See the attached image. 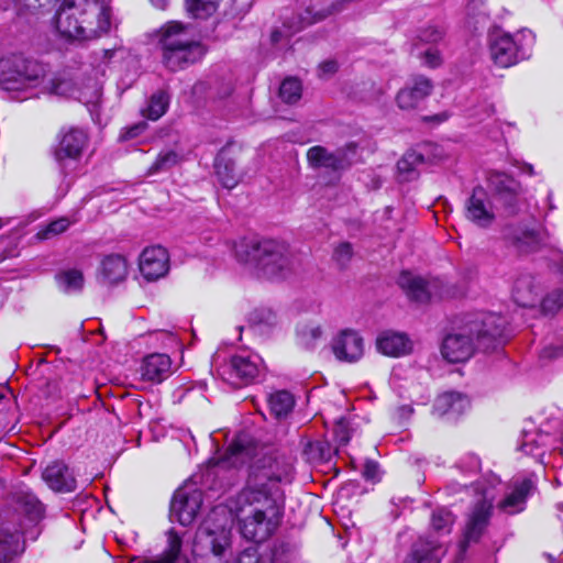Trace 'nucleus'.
<instances>
[{
  "instance_id": "1",
  "label": "nucleus",
  "mask_w": 563,
  "mask_h": 563,
  "mask_svg": "<svg viewBox=\"0 0 563 563\" xmlns=\"http://www.w3.org/2000/svg\"><path fill=\"white\" fill-rule=\"evenodd\" d=\"M220 470L239 468L249 464L245 486L227 501L240 531L246 540L261 543L280 525L285 509L283 484L292 481V463L276 450L256 443L247 434H240L218 461Z\"/></svg>"
},
{
  "instance_id": "2",
  "label": "nucleus",
  "mask_w": 563,
  "mask_h": 563,
  "mask_svg": "<svg viewBox=\"0 0 563 563\" xmlns=\"http://www.w3.org/2000/svg\"><path fill=\"white\" fill-rule=\"evenodd\" d=\"M504 333V319L495 313L482 312L446 334L441 354L450 363L467 361L475 349L488 352L499 343Z\"/></svg>"
},
{
  "instance_id": "3",
  "label": "nucleus",
  "mask_w": 563,
  "mask_h": 563,
  "mask_svg": "<svg viewBox=\"0 0 563 563\" xmlns=\"http://www.w3.org/2000/svg\"><path fill=\"white\" fill-rule=\"evenodd\" d=\"M55 23L65 37L78 41L97 38L110 30V8L102 0H64Z\"/></svg>"
},
{
  "instance_id": "4",
  "label": "nucleus",
  "mask_w": 563,
  "mask_h": 563,
  "mask_svg": "<svg viewBox=\"0 0 563 563\" xmlns=\"http://www.w3.org/2000/svg\"><path fill=\"white\" fill-rule=\"evenodd\" d=\"M231 526L225 509L214 507L196 532L192 553L196 563H228Z\"/></svg>"
},
{
  "instance_id": "5",
  "label": "nucleus",
  "mask_w": 563,
  "mask_h": 563,
  "mask_svg": "<svg viewBox=\"0 0 563 563\" xmlns=\"http://www.w3.org/2000/svg\"><path fill=\"white\" fill-rule=\"evenodd\" d=\"M238 261L253 264L268 277L278 276L289 265L288 247L275 240L243 238L234 243Z\"/></svg>"
},
{
  "instance_id": "6",
  "label": "nucleus",
  "mask_w": 563,
  "mask_h": 563,
  "mask_svg": "<svg viewBox=\"0 0 563 563\" xmlns=\"http://www.w3.org/2000/svg\"><path fill=\"white\" fill-rule=\"evenodd\" d=\"M162 60L172 71L184 69L199 62L206 51L202 44L189 37L184 26L170 22L161 30Z\"/></svg>"
},
{
  "instance_id": "7",
  "label": "nucleus",
  "mask_w": 563,
  "mask_h": 563,
  "mask_svg": "<svg viewBox=\"0 0 563 563\" xmlns=\"http://www.w3.org/2000/svg\"><path fill=\"white\" fill-rule=\"evenodd\" d=\"M45 66L19 55L0 59V87L5 91L29 92L44 81Z\"/></svg>"
},
{
  "instance_id": "8",
  "label": "nucleus",
  "mask_w": 563,
  "mask_h": 563,
  "mask_svg": "<svg viewBox=\"0 0 563 563\" xmlns=\"http://www.w3.org/2000/svg\"><path fill=\"white\" fill-rule=\"evenodd\" d=\"M533 43V34L529 30L516 35L496 31L489 36L490 57L496 65L510 67L530 56Z\"/></svg>"
},
{
  "instance_id": "9",
  "label": "nucleus",
  "mask_w": 563,
  "mask_h": 563,
  "mask_svg": "<svg viewBox=\"0 0 563 563\" xmlns=\"http://www.w3.org/2000/svg\"><path fill=\"white\" fill-rule=\"evenodd\" d=\"M356 161L357 144L355 142H349L335 151H329L321 145H314L307 151V162L312 169L340 173L349 169Z\"/></svg>"
},
{
  "instance_id": "10",
  "label": "nucleus",
  "mask_w": 563,
  "mask_h": 563,
  "mask_svg": "<svg viewBox=\"0 0 563 563\" xmlns=\"http://www.w3.org/2000/svg\"><path fill=\"white\" fill-rule=\"evenodd\" d=\"M488 187L505 212L514 216L519 211L523 189L518 180L503 172L493 170L487 176Z\"/></svg>"
},
{
  "instance_id": "11",
  "label": "nucleus",
  "mask_w": 563,
  "mask_h": 563,
  "mask_svg": "<svg viewBox=\"0 0 563 563\" xmlns=\"http://www.w3.org/2000/svg\"><path fill=\"white\" fill-rule=\"evenodd\" d=\"M202 505V492L192 484L178 488L170 501L169 518L181 526H189Z\"/></svg>"
},
{
  "instance_id": "12",
  "label": "nucleus",
  "mask_w": 563,
  "mask_h": 563,
  "mask_svg": "<svg viewBox=\"0 0 563 563\" xmlns=\"http://www.w3.org/2000/svg\"><path fill=\"white\" fill-rule=\"evenodd\" d=\"M332 352L340 362L356 363L365 352V343L362 335L351 329L339 332L331 343Z\"/></svg>"
},
{
  "instance_id": "13",
  "label": "nucleus",
  "mask_w": 563,
  "mask_h": 563,
  "mask_svg": "<svg viewBox=\"0 0 563 563\" xmlns=\"http://www.w3.org/2000/svg\"><path fill=\"white\" fill-rule=\"evenodd\" d=\"M260 361L257 355H233L222 368V374L228 375L224 379L233 385L253 382L260 373Z\"/></svg>"
},
{
  "instance_id": "14",
  "label": "nucleus",
  "mask_w": 563,
  "mask_h": 563,
  "mask_svg": "<svg viewBox=\"0 0 563 563\" xmlns=\"http://www.w3.org/2000/svg\"><path fill=\"white\" fill-rule=\"evenodd\" d=\"M24 528L14 519L0 518V563H9L23 551Z\"/></svg>"
},
{
  "instance_id": "15",
  "label": "nucleus",
  "mask_w": 563,
  "mask_h": 563,
  "mask_svg": "<svg viewBox=\"0 0 563 563\" xmlns=\"http://www.w3.org/2000/svg\"><path fill=\"white\" fill-rule=\"evenodd\" d=\"M88 145V134L80 128H68L60 131L58 144L55 150V159L63 163L64 159H78Z\"/></svg>"
},
{
  "instance_id": "16",
  "label": "nucleus",
  "mask_w": 563,
  "mask_h": 563,
  "mask_svg": "<svg viewBox=\"0 0 563 563\" xmlns=\"http://www.w3.org/2000/svg\"><path fill=\"white\" fill-rule=\"evenodd\" d=\"M465 217L482 228H486L493 223L495 213L488 195L482 186L475 187L472 195L466 200Z\"/></svg>"
},
{
  "instance_id": "17",
  "label": "nucleus",
  "mask_w": 563,
  "mask_h": 563,
  "mask_svg": "<svg viewBox=\"0 0 563 563\" xmlns=\"http://www.w3.org/2000/svg\"><path fill=\"white\" fill-rule=\"evenodd\" d=\"M140 272L147 280H156L168 271L167 251L159 246L145 249L140 256Z\"/></svg>"
},
{
  "instance_id": "18",
  "label": "nucleus",
  "mask_w": 563,
  "mask_h": 563,
  "mask_svg": "<svg viewBox=\"0 0 563 563\" xmlns=\"http://www.w3.org/2000/svg\"><path fill=\"white\" fill-rule=\"evenodd\" d=\"M493 512V504L485 498L476 503L474 506L464 533L462 547L471 542H477L488 526Z\"/></svg>"
},
{
  "instance_id": "19",
  "label": "nucleus",
  "mask_w": 563,
  "mask_h": 563,
  "mask_svg": "<svg viewBox=\"0 0 563 563\" xmlns=\"http://www.w3.org/2000/svg\"><path fill=\"white\" fill-rule=\"evenodd\" d=\"M432 82L423 76L412 78L411 82L397 93L396 101L400 109L411 110L418 107L432 91Z\"/></svg>"
},
{
  "instance_id": "20",
  "label": "nucleus",
  "mask_w": 563,
  "mask_h": 563,
  "mask_svg": "<svg viewBox=\"0 0 563 563\" xmlns=\"http://www.w3.org/2000/svg\"><path fill=\"white\" fill-rule=\"evenodd\" d=\"M534 488L532 479L525 478L512 483L510 492L498 503L497 508L506 515H516L526 507L528 496Z\"/></svg>"
},
{
  "instance_id": "21",
  "label": "nucleus",
  "mask_w": 563,
  "mask_h": 563,
  "mask_svg": "<svg viewBox=\"0 0 563 563\" xmlns=\"http://www.w3.org/2000/svg\"><path fill=\"white\" fill-rule=\"evenodd\" d=\"M42 476L48 487L55 492L69 493L76 489V478L63 462L55 461L47 465Z\"/></svg>"
},
{
  "instance_id": "22",
  "label": "nucleus",
  "mask_w": 563,
  "mask_h": 563,
  "mask_svg": "<svg viewBox=\"0 0 563 563\" xmlns=\"http://www.w3.org/2000/svg\"><path fill=\"white\" fill-rule=\"evenodd\" d=\"M172 374V360L167 354L147 355L141 366L142 378L146 382L162 383Z\"/></svg>"
},
{
  "instance_id": "23",
  "label": "nucleus",
  "mask_w": 563,
  "mask_h": 563,
  "mask_svg": "<svg viewBox=\"0 0 563 563\" xmlns=\"http://www.w3.org/2000/svg\"><path fill=\"white\" fill-rule=\"evenodd\" d=\"M505 236L522 254L536 252L541 245L539 232L525 227H509L505 231Z\"/></svg>"
},
{
  "instance_id": "24",
  "label": "nucleus",
  "mask_w": 563,
  "mask_h": 563,
  "mask_svg": "<svg viewBox=\"0 0 563 563\" xmlns=\"http://www.w3.org/2000/svg\"><path fill=\"white\" fill-rule=\"evenodd\" d=\"M470 406V400L466 396L449 391L440 395L433 405V413L438 417L448 416L455 418L462 415Z\"/></svg>"
},
{
  "instance_id": "25",
  "label": "nucleus",
  "mask_w": 563,
  "mask_h": 563,
  "mask_svg": "<svg viewBox=\"0 0 563 563\" xmlns=\"http://www.w3.org/2000/svg\"><path fill=\"white\" fill-rule=\"evenodd\" d=\"M129 271L126 258L121 254L106 255L99 267V275L103 283L114 285L125 279Z\"/></svg>"
},
{
  "instance_id": "26",
  "label": "nucleus",
  "mask_w": 563,
  "mask_h": 563,
  "mask_svg": "<svg viewBox=\"0 0 563 563\" xmlns=\"http://www.w3.org/2000/svg\"><path fill=\"white\" fill-rule=\"evenodd\" d=\"M377 349L385 355L399 357L411 351L412 343L405 333L386 331L377 338Z\"/></svg>"
},
{
  "instance_id": "27",
  "label": "nucleus",
  "mask_w": 563,
  "mask_h": 563,
  "mask_svg": "<svg viewBox=\"0 0 563 563\" xmlns=\"http://www.w3.org/2000/svg\"><path fill=\"white\" fill-rule=\"evenodd\" d=\"M398 285L412 301L422 303L428 301L430 298L427 282L409 272H402L399 275Z\"/></svg>"
},
{
  "instance_id": "28",
  "label": "nucleus",
  "mask_w": 563,
  "mask_h": 563,
  "mask_svg": "<svg viewBox=\"0 0 563 563\" xmlns=\"http://www.w3.org/2000/svg\"><path fill=\"white\" fill-rule=\"evenodd\" d=\"M14 498L18 509L31 523H36L43 518L44 506L32 492L20 490Z\"/></svg>"
},
{
  "instance_id": "29",
  "label": "nucleus",
  "mask_w": 563,
  "mask_h": 563,
  "mask_svg": "<svg viewBox=\"0 0 563 563\" xmlns=\"http://www.w3.org/2000/svg\"><path fill=\"white\" fill-rule=\"evenodd\" d=\"M512 296L520 306L533 305L537 299L534 277L528 273L519 275L514 283Z\"/></svg>"
},
{
  "instance_id": "30",
  "label": "nucleus",
  "mask_w": 563,
  "mask_h": 563,
  "mask_svg": "<svg viewBox=\"0 0 563 563\" xmlns=\"http://www.w3.org/2000/svg\"><path fill=\"white\" fill-rule=\"evenodd\" d=\"M550 434L540 430L523 431L519 450L526 454L540 457L544 453V448L549 444Z\"/></svg>"
},
{
  "instance_id": "31",
  "label": "nucleus",
  "mask_w": 563,
  "mask_h": 563,
  "mask_svg": "<svg viewBox=\"0 0 563 563\" xmlns=\"http://www.w3.org/2000/svg\"><path fill=\"white\" fill-rule=\"evenodd\" d=\"M214 168L218 180L224 188L232 189L239 184L240 177L235 170V164L223 152L217 155Z\"/></svg>"
},
{
  "instance_id": "32",
  "label": "nucleus",
  "mask_w": 563,
  "mask_h": 563,
  "mask_svg": "<svg viewBox=\"0 0 563 563\" xmlns=\"http://www.w3.org/2000/svg\"><path fill=\"white\" fill-rule=\"evenodd\" d=\"M58 288L66 294L81 291L85 283L84 274L77 268H69L58 272L55 275Z\"/></svg>"
},
{
  "instance_id": "33",
  "label": "nucleus",
  "mask_w": 563,
  "mask_h": 563,
  "mask_svg": "<svg viewBox=\"0 0 563 563\" xmlns=\"http://www.w3.org/2000/svg\"><path fill=\"white\" fill-rule=\"evenodd\" d=\"M268 406L276 418H285L292 411L295 398L287 390H277L269 395Z\"/></svg>"
},
{
  "instance_id": "34",
  "label": "nucleus",
  "mask_w": 563,
  "mask_h": 563,
  "mask_svg": "<svg viewBox=\"0 0 563 563\" xmlns=\"http://www.w3.org/2000/svg\"><path fill=\"white\" fill-rule=\"evenodd\" d=\"M440 549L429 543H416L404 563H440Z\"/></svg>"
},
{
  "instance_id": "35",
  "label": "nucleus",
  "mask_w": 563,
  "mask_h": 563,
  "mask_svg": "<svg viewBox=\"0 0 563 563\" xmlns=\"http://www.w3.org/2000/svg\"><path fill=\"white\" fill-rule=\"evenodd\" d=\"M168 104V95L164 90H158L152 95L146 108L142 109V114L150 120H158L166 112Z\"/></svg>"
},
{
  "instance_id": "36",
  "label": "nucleus",
  "mask_w": 563,
  "mask_h": 563,
  "mask_svg": "<svg viewBox=\"0 0 563 563\" xmlns=\"http://www.w3.org/2000/svg\"><path fill=\"white\" fill-rule=\"evenodd\" d=\"M423 162V156L416 151H408L398 161L397 169L404 181H409L416 177V168Z\"/></svg>"
},
{
  "instance_id": "37",
  "label": "nucleus",
  "mask_w": 563,
  "mask_h": 563,
  "mask_svg": "<svg viewBox=\"0 0 563 563\" xmlns=\"http://www.w3.org/2000/svg\"><path fill=\"white\" fill-rule=\"evenodd\" d=\"M181 544V537L174 529L168 530L166 549L157 560L152 561L151 563L175 562L179 558Z\"/></svg>"
},
{
  "instance_id": "38",
  "label": "nucleus",
  "mask_w": 563,
  "mask_h": 563,
  "mask_svg": "<svg viewBox=\"0 0 563 563\" xmlns=\"http://www.w3.org/2000/svg\"><path fill=\"white\" fill-rule=\"evenodd\" d=\"M322 333L320 325L312 323L301 324L297 329V340L302 347L310 350L321 340Z\"/></svg>"
},
{
  "instance_id": "39",
  "label": "nucleus",
  "mask_w": 563,
  "mask_h": 563,
  "mask_svg": "<svg viewBox=\"0 0 563 563\" xmlns=\"http://www.w3.org/2000/svg\"><path fill=\"white\" fill-rule=\"evenodd\" d=\"M305 454L312 462H328L333 455V450L328 441L317 440L307 444Z\"/></svg>"
},
{
  "instance_id": "40",
  "label": "nucleus",
  "mask_w": 563,
  "mask_h": 563,
  "mask_svg": "<svg viewBox=\"0 0 563 563\" xmlns=\"http://www.w3.org/2000/svg\"><path fill=\"white\" fill-rule=\"evenodd\" d=\"M180 161L177 152L173 150L163 151L158 154L155 162L148 167L146 175L152 176L158 173L167 172Z\"/></svg>"
},
{
  "instance_id": "41",
  "label": "nucleus",
  "mask_w": 563,
  "mask_h": 563,
  "mask_svg": "<svg viewBox=\"0 0 563 563\" xmlns=\"http://www.w3.org/2000/svg\"><path fill=\"white\" fill-rule=\"evenodd\" d=\"M454 521L455 517L446 508H438L431 515V528L440 534L450 533Z\"/></svg>"
},
{
  "instance_id": "42",
  "label": "nucleus",
  "mask_w": 563,
  "mask_h": 563,
  "mask_svg": "<svg viewBox=\"0 0 563 563\" xmlns=\"http://www.w3.org/2000/svg\"><path fill=\"white\" fill-rule=\"evenodd\" d=\"M38 92L66 96L71 90V82L65 79L48 77L45 70L44 81L37 87Z\"/></svg>"
},
{
  "instance_id": "43",
  "label": "nucleus",
  "mask_w": 563,
  "mask_h": 563,
  "mask_svg": "<svg viewBox=\"0 0 563 563\" xmlns=\"http://www.w3.org/2000/svg\"><path fill=\"white\" fill-rule=\"evenodd\" d=\"M301 84L296 78L285 79L279 88V97L288 104L298 102L301 98Z\"/></svg>"
},
{
  "instance_id": "44",
  "label": "nucleus",
  "mask_w": 563,
  "mask_h": 563,
  "mask_svg": "<svg viewBox=\"0 0 563 563\" xmlns=\"http://www.w3.org/2000/svg\"><path fill=\"white\" fill-rule=\"evenodd\" d=\"M71 223L73 221H70L68 218L62 217L42 228L35 236L38 240H48L65 232Z\"/></svg>"
},
{
  "instance_id": "45",
  "label": "nucleus",
  "mask_w": 563,
  "mask_h": 563,
  "mask_svg": "<svg viewBox=\"0 0 563 563\" xmlns=\"http://www.w3.org/2000/svg\"><path fill=\"white\" fill-rule=\"evenodd\" d=\"M251 321L262 330H269L278 324V317L272 309L261 308L252 313Z\"/></svg>"
},
{
  "instance_id": "46",
  "label": "nucleus",
  "mask_w": 563,
  "mask_h": 563,
  "mask_svg": "<svg viewBox=\"0 0 563 563\" xmlns=\"http://www.w3.org/2000/svg\"><path fill=\"white\" fill-rule=\"evenodd\" d=\"M220 0H187V10L195 18H206L216 11Z\"/></svg>"
},
{
  "instance_id": "47",
  "label": "nucleus",
  "mask_w": 563,
  "mask_h": 563,
  "mask_svg": "<svg viewBox=\"0 0 563 563\" xmlns=\"http://www.w3.org/2000/svg\"><path fill=\"white\" fill-rule=\"evenodd\" d=\"M563 306V290L555 289L549 292L541 302V308L544 313H555Z\"/></svg>"
},
{
  "instance_id": "48",
  "label": "nucleus",
  "mask_w": 563,
  "mask_h": 563,
  "mask_svg": "<svg viewBox=\"0 0 563 563\" xmlns=\"http://www.w3.org/2000/svg\"><path fill=\"white\" fill-rule=\"evenodd\" d=\"M443 37V31L437 26H428L421 29L417 35L416 47L419 49L420 44H435Z\"/></svg>"
},
{
  "instance_id": "49",
  "label": "nucleus",
  "mask_w": 563,
  "mask_h": 563,
  "mask_svg": "<svg viewBox=\"0 0 563 563\" xmlns=\"http://www.w3.org/2000/svg\"><path fill=\"white\" fill-rule=\"evenodd\" d=\"M268 563H297V555L286 544H280L273 550L271 559H267Z\"/></svg>"
},
{
  "instance_id": "50",
  "label": "nucleus",
  "mask_w": 563,
  "mask_h": 563,
  "mask_svg": "<svg viewBox=\"0 0 563 563\" xmlns=\"http://www.w3.org/2000/svg\"><path fill=\"white\" fill-rule=\"evenodd\" d=\"M353 257V247L349 242L340 243L333 251V260L340 267H345Z\"/></svg>"
},
{
  "instance_id": "51",
  "label": "nucleus",
  "mask_w": 563,
  "mask_h": 563,
  "mask_svg": "<svg viewBox=\"0 0 563 563\" xmlns=\"http://www.w3.org/2000/svg\"><path fill=\"white\" fill-rule=\"evenodd\" d=\"M417 55L431 68L438 67L442 62L439 51L432 46L423 52L418 51Z\"/></svg>"
},
{
  "instance_id": "52",
  "label": "nucleus",
  "mask_w": 563,
  "mask_h": 563,
  "mask_svg": "<svg viewBox=\"0 0 563 563\" xmlns=\"http://www.w3.org/2000/svg\"><path fill=\"white\" fill-rule=\"evenodd\" d=\"M234 563H268V560L260 556L256 550L247 549L238 556Z\"/></svg>"
},
{
  "instance_id": "53",
  "label": "nucleus",
  "mask_w": 563,
  "mask_h": 563,
  "mask_svg": "<svg viewBox=\"0 0 563 563\" xmlns=\"http://www.w3.org/2000/svg\"><path fill=\"white\" fill-rule=\"evenodd\" d=\"M334 437L340 445L349 443L351 434L347 426L343 421H339L334 428Z\"/></svg>"
},
{
  "instance_id": "54",
  "label": "nucleus",
  "mask_w": 563,
  "mask_h": 563,
  "mask_svg": "<svg viewBox=\"0 0 563 563\" xmlns=\"http://www.w3.org/2000/svg\"><path fill=\"white\" fill-rule=\"evenodd\" d=\"M146 126L147 124L145 122H140L137 124L129 126L122 131V133L120 134V140L126 141L134 139L139 136L146 129Z\"/></svg>"
},
{
  "instance_id": "55",
  "label": "nucleus",
  "mask_w": 563,
  "mask_h": 563,
  "mask_svg": "<svg viewBox=\"0 0 563 563\" xmlns=\"http://www.w3.org/2000/svg\"><path fill=\"white\" fill-rule=\"evenodd\" d=\"M339 69V65L335 60L329 59L324 60L319 65V76L320 77H329L335 74Z\"/></svg>"
},
{
  "instance_id": "56",
  "label": "nucleus",
  "mask_w": 563,
  "mask_h": 563,
  "mask_svg": "<svg viewBox=\"0 0 563 563\" xmlns=\"http://www.w3.org/2000/svg\"><path fill=\"white\" fill-rule=\"evenodd\" d=\"M563 354V346H553V345H547L541 351V358L552 360L561 356Z\"/></svg>"
},
{
  "instance_id": "57",
  "label": "nucleus",
  "mask_w": 563,
  "mask_h": 563,
  "mask_svg": "<svg viewBox=\"0 0 563 563\" xmlns=\"http://www.w3.org/2000/svg\"><path fill=\"white\" fill-rule=\"evenodd\" d=\"M352 0H333L328 10V14L341 12L346 8V4Z\"/></svg>"
},
{
  "instance_id": "58",
  "label": "nucleus",
  "mask_w": 563,
  "mask_h": 563,
  "mask_svg": "<svg viewBox=\"0 0 563 563\" xmlns=\"http://www.w3.org/2000/svg\"><path fill=\"white\" fill-rule=\"evenodd\" d=\"M378 472V465L375 462H367L364 467V476L367 479H374Z\"/></svg>"
},
{
  "instance_id": "59",
  "label": "nucleus",
  "mask_w": 563,
  "mask_h": 563,
  "mask_svg": "<svg viewBox=\"0 0 563 563\" xmlns=\"http://www.w3.org/2000/svg\"><path fill=\"white\" fill-rule=\"evenodd\" d=\"M19 2L23 3L30 10L42 7L41 0H19Z\"/></svg>"
},
{
  "instance_id": "60",
  "label": "nucleus",
  "mask_w": 563,
  "mask_h": 563,
  "mask_svg": "<svg viewBox=\"0 0 563 563\" xmlns=\"http://www.w3.org/2000/svg\"><path fill=\"white\" fill-rule=\"evenodd\" d=\"M448 119V115L445 113L435 114L433 117H426L424 121L441 123Z\"/></svg>"
},
{
  "instance_id": "61",
  "label": "nucleus",
  "mask_w": 563,
  "mask_h": 563,
  "mask_svg": "<svg viewBox=\"0 0 563 563\" xmlns=\"http://www.w3.org/2000/svg\"><path fill=\"white\" fill-rule=\"evenodd\" d=\"M152 4L155 5L158 9H166L168 5V0H151Z\"/></svg>"
},
{
  "instance_id": "62",
  "label": "nucleus",
  "mask_w": 563,
  "mask_h": 563,
  "mask_svg": "<svg viewBox=\"0 0 563 563\" xmlns=\"http://www.w3.org/2000/svg\"><path fill=\"white\" fill-rule=\"evenodd\" d=\"M485 112L487 117H490L495 112V108L493 104H486L485 106Z\"/></svg>"
},
{
  "instance_id": "63",
  "label": "nucleus",
  "mask_w": 563,
  "mask_h": 563,
  "mask_svg": "<svg viewBox=\"0 0 563 563\" xmlns=\"http://www.w3.org/2000/svg\"><path fill=\"white\" fill-rule=\"evenodd\" d=\"M522 170L528 173L529 175H533V167L530 164H526Z\"/></svg>"
},
{
  "instance_id": "64",
  "label": "nucleus",
  "mask_w": 563,
  "mask_h": 563,
  "mask_svg": "<svg viewBox=\"0 0 563 563\" xmlns=\"http://www.w3.org/2000/svg\"><path fill=\"white\" fill-rule=\"evenodd\" d=\"M272 37H273V41H277V38H278L277 32H274Z\"/></svg>"
}]
</instances>
